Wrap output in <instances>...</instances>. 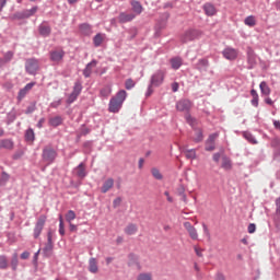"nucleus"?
<instances>
[{
	"mask_svg": "<svg viewBox=\"0 0 280 280\" xmlns=\"http://www.w3.org/2000/svg\"><path fill=\"white\" fill-rule=\"evenodd\" d=\"M203 11L207 16H215L218 10H215V5L211 2H207L203 4Z\"/></svg>",
	"mask_w": 280,
	"mask_h": 280,
	"instance_id": "16",
	"label": "nucleus"
},
{
	"mask_svg": "<svg viewBox=\"0 0 280 280\" xmlns=\"http://www.w3.org/2000/svg\"><path fill=\"white\" fill-rule=\"evenodd\" d=\"M113 187H115V179L109 177L103 183V186L101 187V191L102 194H108V191H110Z\"/></svg>",
	"mask_w": 280,
	"mask_h": 280,
	"instance_id": "13",
	"label": "nucleus"
},
{
	"mask_svg": "<svg viewBox=\"0 0 280 280\" xmlns=\"http://www.w3.org/2000/svg\"><path fill=\"white\" fill-rule=\"evenodd\" d=\"M244 137L245 139H247V141H249V143H254V144L257 143V140H255V137H253L250 133L245 132Z\"/></svg>",
	"mask_w": 280,
	"mask_h": 280,
	"instance_id": "46",
	"label": "nucleus"
},
{
	"mask_svg": "<svg viewBox=\"0 0 280 280\" xmlns=\"http://www.w3.org/2000/svg\"><path fill=\"white\" fill-rule=\"evenodd\" d=\"M43 124H45V118L39 119L37 122V128H43Z\"/></svg>",
	"mask_w": 280,
	"mask_h": 280,
	"instance_id": "63",
	"label": "nucleus"
},
{
	"mask_svg": "<svg viewBox=\"0 0 280 280\" xmlns=\"http://www.w3.org/2000/svg\"><path fill=\"white\" fill-rule=\"evenodd\" d=\"M34 86H36V82H31V83L26 84L24 86V89L20 90L18 100H23V97H25V95H27V93H30V91H32V89H34Z\"/></svg>",
	"mask_w": 280,
	"mask_h": 280,
	"instance_id": "17",
	"label": "nucleus"
},
{
	"mask_svg": "<svg viewBox=\"0 0 280 280\" xmlns=\"http://www.w3.org/2000/svg\"><path fill=\"white\" fill-rule=\"evenodd\" d=\"M48 124H49V126L57 128V126L62 125V117H60V116L51 117V118H49Z\"/></svg>",
	"mask_w": 280,
	"mask_h": 280,
	"instance_id": "26",
	"label": "nucleus"
},
{
	"mask_svg": "<svg viewBox=\"0 0 280 280\" xmlns=\"http://www.w3.org/2000/svg\"><path fill=\"white\" fill-rule=\"evenodd\" d=\"M69 229H70V231L73 233V232H75V231H78V225H75V224H73V223H69Z\"/></svg>",
	"mask_w": 280,
	"mask_h": 280,
	"instance_id": "57",
	"label": "nucleus"
},
{
	"mask_svg": "<svg viewBox=\"0 0 280 280\" xmlns=\"http://www.w3.org/2000/svg\"><path fill=\"white\" fill-rule=\"evenodd\" d=\"M43 252L45 257H51V253H54V243H46Z\"/></svg>",
	"mask_w": 280,
	"mask_h": 280,
	"instance_id": "28",
	"label": "nucleus"
},
{
	"mask_svg": "<svg viewBox=\"0 0 280 280\" xmlns=\"http://www.w3.org/2000/svg\"><path fill=\"white\" fill-rule=\"evenodd\" d=\"M128 92H126V90L118 91L117 94L109 101V113H117L118 110H121V106H124V102H126Z\"/></svg>",
	"mask_w": 280,
	"mask_h": 280,
	"instance_id": "1",
	"label": "nucleus"
},
{
	"mask_svg": "<svg viewBox=\"0 0 280 280\" xmlns=\"http://www.w3.org/2000/svg\"><path fill=\"white\" fill-rule=\"evenodd\" d=\"M184 154L186 159H189L190 161H194V159H196V150L194 149L184 151Z\"/></svg>",
	"mask_w": 280,
	"mask_h": 280,
	"instance_id": "39",
	"label": "nucleus"
},
{
	"mask_svg": "<svg viewBox=\"0 0 280 280\" xmlns=\"http://www.w3.org/2000/svg\"><path fill=\"white\" fill-rule=\"evenodd\" d=\"M244 23L248 27H255V25H257V20H255V16L249 15L245 19Z\"/></svg>",
	"mask_w": 280,
	"mask_h": 280,
	"instance_id": "33",
	"label": "nucleus"
},
{
	"mask_svg": "<svg viewBox=\"0 0 280 280\" xmlns=\"http://www.w3.org/2000/svg\"><path fill=\"white\" fill-rule=\"evenodd\" d=\"M207 67H209V61L206 59H200L196 65V69H198L199 71L202 69H207Z\"/></svg>",
	"mask_w": 280,
	"mask_h": 280,
	"instance_id": "35",
	"label": "nucleus"
},
{
	"mask_svg": "<svg viewBox=\"0 0 280 280\" xmlns=\"http://www.w3.org/2000/svg\"><path fill=\"white\" fill-rule=\"evenodd\" d=\"M80 31L82 32V34H84L85 36H91V34H93V28L91 27L90 24L84 23L80 25Z\"/></svg>",
	"mask_w": 280,
	"mask_h": 280,
	"instance_id": "25",
	"label": "nucleus"
},
{
	"mask_svg": "<svg viewBox=\"0 0 280 280\" xmlns=\"http://www.w3.org/2000/svg\"><path fill=\"white\" fill-rule=\"evenodd\" d=\"M276 215L280 218V197L276 199Z\"/></svg>",
	"mask_w": 280,
	"mask_h": 280,
	"instance_id": "48",
	"label": "nucleus"
},
{
	"mask_svg": "<svg viewBox=\"0 0 280 280\" xmlns=\"http://www.w3.org/2000/svg\"><path fill=\"white\" fill-rule=\"evenodd\" d=\"M186 121L190 126H196V124H197L196 119L194 117H191V115H189V114L186 115Z\"/></svg>",
	"mask_w": 280,
	"mask_h": 280,
	"instance_id": "45",
	"label": "nucleus"
},
{
	"mask_svg": "<svg viewBox=\"0 0 280 280\" xmlns=\"http://www.w3.org/2000/svg\"><path fill=\"white\" fill-rule=\"evenodd\" d=\"M97 67V61L93 60L86 65L85 69L83 70L84 78H91V73H93V69Z\"/></svg>",
	"mask_w": 280,
	"mask_h": 280,
	"instance_id": "18",
	"label": "nucleus"
},
{
	"mask_svg": "<svg viewBox=\"0 0 280 280\" xmlns=\"http://www.w3.org/2000/svg\"><path fill=\"white\" fill-rule=\"evenodd\" d=\"M195 38H198V31L189 30L183 34L182 43H189V40H195Z\"/></svg>",
	"mask_w": 280,
	"mask_h": 280,
	"instance_id": "10",
	"label": "nucleus"
},
{
	"mask_svg": "<svg viewBox=\"0 0 280 280\" xmlns=\"http://www.w3.org/2000/svg\"><path fill=\"white\" fill-rule=\"evenodd\" d=\"M252 104H253V106H259V96L253 97Z\"/></svg>",
	"mask_w": 280,
	"mask_h": 280,
	"instance_id": "56",
	"label": "nucleus"
},
{
	"mask_svg": "<svg viewBox=\"0 0 280 280\" xmlns=\"http://www.w3.org/2000/svg\"><path fill=\"white\" fill-rule=\"evenodd\" d=\"M38 12V7H33L31 10H25L22 13H18L16 19H30V16H34L35 13Z\"/></svg>",
	"mask_w": 280,
	"mask_h": 280,
	"instance_id": "12",
	"label": "nucleus"
},
{
	"mask_svg": "<svg viewBox=\"0 0 280 280\" xmlns=\"http://www.w3.org/2000/svg\"><path fill=\"white\" fill-rule=\"evenodd\" d=\"M75 174L79 176V178H84V176H86V166L84 163H81L75 167Z\"/></svg>",
	"mask_w": 280,
	"mask_h": 280,
	"instance_id": "21",
	"label": "nucleus"
},
{
	"mask_svg": "<svg viewBox=\"0 0 280 280\" xmlns=\"http://www.w3.org/2000/svg\"><path fill=\"white\" fill-rule=\"evenodd\" d=\"M137 83H135V80L132 79H127L125 81V88L127 89V91H130V89H135Z\"/></svg>",
	"mask_w": 280,
	"mask_h": 280,
	"instance_id": "44",
	"label": "nucleus"
},
{
	"mask_svg": "<svg viewBox=\"0 0 280 280\" xmlns=\"http://www.w3.org/2000/svg\"><path fill=\"white\" fill-rule=\"evenodd\" d=\"M259 86L262 95H270V88L268 86V83H266V81H262Z\"/></svg>",
	"mask_w": 280,
	"mask_h": 280,
	"instance_id": "34",
	"label": "nucleus"
},
{
	"mask_svg": "<svg viewBox=\"0 0 280 280\" xmlns=\"http://www.w3.org/2000/svg\"><path fill=\"white\" fill-rule=\"evenodd\" d=\"M195 253H196L197 257H202V249L195 247Z\"/></svg>",
	"mask_w": 280,
	"mask_h": 280,
	"instance_id": "62",
	"label": "nucleus"
},
{
	"mask_svg": "<svg viewBox=\"0 0 280 280\" xmlns=\"http://www.w3.org/2000/svg\"><path fill=\"white\" fill-rule=\"evenodd\" d=\"M135 19V14L132 13H120L118 16L119 23H130Z\"/></svg>",
	"mask_w": 280,
	"mask_h": 280,
	"instance_id": "19",
	"label": "nucleus"
},
{
	"mask_svg": "<svg viewBox=\"0 0 280 280\" xmlns=\"http://www.w3.org/2000/svg\"><path fill=\"white\" fill-rule=\"evenodd\" d=\"M203 233L207 237H211V233L209 232V228L206 223H202Z\"/></svg>",
	"mask_w": 280,
	"mask_h": 280,
	"instance_id": "52",
	"label": "nucleus"
},
{
	"mask_svg": "<svg viewBox=\"0 0 280 280\" xmlns=\"http://www.w3.org/2000/svg\"><path fill=\"white\" fill-rule=\"evenodd\" d=\"M104 38H106L105 34H96L93 38L94 47H100L104 43Z\"/></svg>",
	"mask_w": 280,
	"mask_h": 280,
	"instance_id": "23",
	"label": "nucleus"
},
{
	"mask_svg": "<svg viewBox=\"0 0 280 280\" xmlns=\"http://www.w3.org/2000/svg\"><path fill=\"white\" fill-rule=\"evenodd\" d=\"M9 266L8 256L0 255V270H8Z\"/></svg>",
	"mask_w": 280,
	"mask_h": 280,
	"instance_id": "27",
	"label": "nucleus"
},
{
	"mask_svg": "<svg viewBox=\"0 0 280 280\" xmlns=\"http://www.w3.org/2000/svg\"><path fill=\"white\" fill-rule=\"evenodd\" d=\"M137 280H152V273L142 272L137 277Z\"/></svg>",
	"mask_w": 280,
	"mask_h": 280,
	"instance_id": "42",
	"label": "nucleus"
},
{
	"mask_svg": "<svg viewBox=\"0 0 280 280\" xmlns=\"http://www.w3.org/2000/svg\"><path fill=\"white\" fill-rule=\"evenodd\" d=\"M34 110H36V104L30 105V106L26 108L25 114H26V115H30V114L34 113Z\"/></svg>",
	"mask_w": 280,
	"mask_h": 280,
	"instance_id": "51",
	"label": "nucleus"
},
{
	"mask_svg": "<svg viewBox=\"0 0 280 280\" xmlns=\"http://www.w3.org/2000/svg\"><path fill=\"white\" fill-rule=\"evenodd\" d=\"M47 243H54V231L51 230L47 233Z\"/></svg>",
	"mask_w": 280,
	"mask_h": 280,
	"instance_id": "50",
	"label": "nucleus"
},
{
	"mask_svg": "<svg viewBox=\"0 0 280 280\" xmlns=\"http://www.w3.org/2000/svg\"><path fill=\"white\" fill-rule=\"evenodd\" d=\"M21 259H30V252H23L21 254Z\"/></svg>",
	"mask_w": 280,
	"mask_h": 280,
	"instance_id": "59",
	"label": "nucleus"
},
{
	"mask_svg": "<svg viewBox=\"0 0 280 280\" xmlns=\"http://www.w3.org/2000/svg\"><path fill=\"white\" fill-rule=\"evenodd\" d=\"M25 139L26 141H31V142L34 141L35 139L34 129L26 130Z\"/></svg>",
	"mask_w": 280,
	"mask_h": 280,
	"instance_id": "43",
	"label": "nucleus"
},
{
	"mask_svg": "<svg viewBox=\"0 0 280 280\" xmlns=\"http://www.w3.org/2000/svg\"><path fill=\"white\" fill-rule=\"evenodd\" d=\"M66 220L69 224H71V222H73V220H75V211L73 210H69L66 214Z\"/></svg>",
	"mask_w": 280,
	"mask_h": 280,
	"instance_id": "40",
	"label": "nucleus"
},
{
	"mask_svg": "<svg viewBox=\"0 0 280 280\" xmlns=\"http://www.w3.org/2000/svg\"><path fill=\"white\" fill-rule=\"evenodd\" d=\"M184 229H186L191 240H198V230H196L194 225H191L189 222H184Z\"/></svg>",
	"mask_w": 280,
	"mask_h": 280,
	"instance_id": "11",
	"label": "nucleus"
},
{
	"mask_svg": "<svg viewBox=\"0 0 280 280\" xmlns=\"http://www.w3.org/2000/svg\"><path fill=\"white\" fill-rule=\"evenodd\" d=\"M80 93H82V83L75 82L72 93L68 96L67 103L73 104L78 100Z\"/></svg>",
	"mask_w": 280,
	"mask_h": 280,
	"instance_id": "5",
	"label": "nucleus"
},
{
	"mask_svg": "<svg viewBox=\"0 0 280 280\" xmlns=\"http://www.w3.org/2000/svg\"><path fill=\"white\" fill-rule=\"evenodd\" d=\"M120 205H121V197H117L116 199H114L113 201L114 209H117V207H119Z\"/></svg>",
	"mask_w": 280,
	"mask_h": 280,
	"instance_id": "49",
	"label": "nucleus"
},
{
	"mask_svg": "<svg viewBox=\"0 0 280 280\" xmlns=\"http://www.w3.org/2000/svg\"><path fill=\"white\" fill-rule=\"evenodd\" d=\"M205 139V136L202 135V129H195V137H192V141L195 143H200Z\"/></svg>",
	"mask_w": 280,
	"mask_h": 280,
	"instance_id": "30",
	"label": "nucleus"
},
{
	"mask_svg": "<svg viewBox=\"0 0 280 280\" xmlns=\"http://www.w3.org/2000/svg\"><path fill=\"white\" fill-rule=\"evenodd\" d=\"M222 55H223V58H225L226 60H236L238 56V51L235 48L226 47L222 51Z\"/></svg>",
	"mask_w": 280,
	"mask_h": 280,
	"instance_id": "8",
	"label": "nucleus"
},
{
	"mask_svg": "<svg viewBox=\"0 0 280 280\" xmlns=\"http://www.w3.org/2000/svg\"><path fill=\"white\" fill-rule=\"evenodd\" d=\"M221 166L223 167V170H231L232 167L231 160L226 156H223Z\"/></svg>",
	"mask_w": 280,
	"mask_h": 280,
	"instance_id": "37",
	"label": "nucleus"
},
{
	"mask_svg": "<svg viewBox=\"0 0 280 280\" xmlns=\"http://www.w3.org/2000/svg\"><path fill=\"white\" fill-rule=\"evenodd\" d=\"M273 126H275V128H277V130H280V121L279 120H275Z\"/></svg>",
	"mask_w": 280,
	"mask_h": 280,
	"instance_id": "64",
	"label": "nucleus"
},
{
	"mask_svg": "<svg viewBox=\"0 0 280 280\" xmlns=\"http://www.w3.org/2000/svg\"><path fill=\"white\" fill-rule=\"evenodd\" d=\"M12 58H14V52H12V51H8V52L4 55V57H3L4 62H10V60H12Z\"/></svg>",
	"mask_w": 280,
	"mask_h": 280,
	"instance_id": "47",
	"label": "nucleus"
},
{
	"mask_svg": "<svg viewBox=\"0 0 280 280\" xmlns=\"http://www.w3.org/2000/svg\"><path fill=\"white\" fill-rule=\"evenodd\" d=\"M46 222H47V215L45 214L39 215L33 230L34 240H38L40 237V234L43 233V229H45Z\"/></svg>",
	"mask_w": 280,
	"mask_h": 280,
	"instance_id": "2",
	"label": "nucleus"
},
{
	"mask_svg": "<svg viewBox=\"0 0 280 280\" xmlns=\"http://www.w3.org/2000/svg\"><path fill=\"white\" fill-rule=\"evenodd\" d=\"M39 34L42 36H49L51 34V27L42 24L39 26Z\"/></svg>",
	"mask_w": 280,
	"mask_h": 280,
	"instance_id": "32",
	"label": "nucleus"
},
{
	"mask_svg": "<svg viewBox=\"0 0 280 280\" xmlns=\"http://www.w3.org/2000/svg\"><path fill=\"white\" fill-rule=\"evenodd\" d=\"M164 81H165V71L158 70L151 77L150 84H151V86H161V84H163Z\"/></svg>",
	"mask_w": 280,
	"mask_h": 280,
	"instance_id": "3",
	"label": "nucleus"
},
{
	"mask_svg": "<svg viewBox=\"0 0 280 280\" xmlns=\"http://www.w3.org/2000/svg\"><path fill=\"white\" fill-rule=\"evenodd\" d=\"M113 93V89L110 86H105L101 90V95L103 97H108Z\"/></svg>",
	"mask_w": 280,
	"mask_h": 280,
	"instance_id": "41",
	"label": "nucleus"
},
{
	"mask_svg": "<svg viewBox=\"0 0 280 280\" xmlns=\"http://www.w3.org/2000/svg\"><path fill=\"white\" fill-rule=\"evenodd\" d=\"M172 69H180L183 67V59L180 57H176L171 59Z\"/></svg>",
	"mask_w": 280,
	"mask_h": 280,
	"instance_id": "31",
	"label": "nucleus"
},
{
	"mask_svg": "<svg viewBox=\"0 0 280 280\" xmlns=\"http://www.w3.org/2000/svg\"><path fill=\"white\" fill-rule=\"evenodd\" d=\"M164 196H166L168 202H174V199L172 198V196H170V191H165Z\"/></svg>",
	"mask_w": 280,
	"mask_h": 280,
	"instance_id": "61",
	"label": "nucleus"
},
{
	"mask_svg": "<svg viewBox=\"0 0 280 280\" xmlns=\"http://www.w3.org/2000/svg\"><path fill=\"white\" fill-rule=\"evenodd\" d=\"M131 8L136 14H141V12H143V5L137 0L131 1Z\"/></svg>",
	"mask_w": 280,
	"mask_h": 280,
	"instance_id": "24",
	"label": "nucleus"
},
{
	"mask_svg": "<svg viewBox=\"0 0 280 280\" xmlns=\"http://www.w3.org/2000/svg\"><path fill=\"white\" fill-rule=\"evenodd\" d=\"M221 156H222V155H221L220 153H214V154H213V162H214V163H220Z\"/></svg>",
	"mask_w": 280,
	"mask_h": 280,
	"instance_id": "55",
	"label": "nucleus"
},
{
	"mask_svg": "<svg viewBox=\"0 0 280 280\" xmlns=\"http://www.w3.org/2000/svg\"><path fill=\"white\" fill-rule=\"evenodd\" d=\"M19 267V254H13L12 259H11V268L12 270H16Z\"/></svg>",
	"mask_w": 280,
	"mask_h": 280,
	"instance_id": "36",
	"label": "nucleus"
},
{
	"mask_svg": "<svg viewBox=\"0 0 280 280\" xmlns=\"http://www.w3.org/2000/svg\"><path fill=\"white\" fill-rule=\"evenodd\" d=\"M59 234L65 235V223L59 224Z\"/></svg>",
	"mask_w": 280,
	"mask_h": 280,
	"instance_id": "60",
	"label": "nucleus"
},
{
	"mask_svg": "<svg viewBox=\"0 0 280 280\" xmlns=\"http://www.w3.org/2000/svg\"><path fill=\"white\" fill-rule=\"evenodd\" d=\"M256 229L257 228H256L255 223H250L247 228V231H248V233H255Z\"/></svg>",
	"mask_w": 280,
	"mask_h": 280,
	"instance_id": "54",
	"label": "nucleus"
},
{
	"mask_svg": "<svg viewBox=\"0 0 280 280\" xmlns=\"http://www.w3.org/2000/svg\"><path fill=\"white\" fill-rule=\"evenodd\" d=\"M65 58V50H52L50 51V60L52 62H61Z\"/></svg>",
	"mask_w": 280,
	"mask_h": 280,
	"instance_id": "14",
	"label": "nucleus"
},
{
	"mask_svg": "<svg viewBox=\"0 0 280 280\" xmlns=\"http://www.w3.org/2000/svg\"><path fill=\"white\" fill-rule=\"evenodd\" d=\"M154 85H152V83H150V85L148 86V91L145 93L147 97H150V95H152V93H154V89H152Z\"/></svg>",
	"mask_w": 280,
	"mask_h": 280,
	"instance_id": "53",
	"label": "nucleus"
},
{
	"mask_svg": "<svg viewBox=\"0 0 280 280\" xmlns=\"http://www.w3.org/2000/svg\"><path fill=\"white\" fill-rule=\"evenodd\" d=\"M56 156H58V153H56V150L51 148L44 149L43 159L45 163H47L48 165H51V163L56 161Z\"/></svg>",
	"mask_w": 280,
	"mask_h": 280,
	"instance_id": "4",
	"label": "nucleus"
},
{
	"mask_svg": "<svg viewBox=\"0 0 280 280\" xmlns=\"http://www.w3.org/2000/svg\"><path fill=\"white\" fill-rule=\"evenodd\" d=\"M191 101L189 100H180L179 102H177L176 104V108L177 110H179L180 113H187L188 110H191Z\"/></svg>",
	"mask_w": 280,
	"mask_h": 280,
	"instance_id": "9",
	"label": "nucleus"
},
{
	"mask_svg": "<svg viewBox=\"0 0 280 280\" xmlns=\"http://www.w3.org/2000/svg\"><path fill=\"white\" fill-rule=\"evenodd\" d=\"M89 270L90 272H92L93 275H96V272H98V267H97V260L95 258H91L89 260Z\"/></svg>",
	"mask_w": 280,
	"mask_h": 280,
	"instance_id": "22",
	"label": "nucleus"
},
{
	"mask_svg": "<svg viewBox=\"0 0 280 280\" xmlns=\"http://www.w3.org/2000/svg\"><path fill=\"white\" fill-rule=\"evenodd\" d=\"M0 148H4L5 150H12V148H14V142L9 139L0 140Z\"/></svg>",
	"mask_w": 280,
	"mask_h": 280,
	"instance_id": "29",
	"label": "nucleus"
},
{
	"mask_svg": "<svg viewBox=\"0 0 280 280\" xmlns=\"http://www.w3.org/2000/svg\"><path fill=\"white\" fill-rule=\"evenodd\" d=\"M128 266H130L131 268H138V270H141V264L139 262V256L135 255V254H130L128 256Z\"/></svg>",
	"mask_w": 280,
	"mask_h": 280,
	"instance_id": "15",
	"label": "nucleus"
},
{
	"mask_svg": "<svg viewBox=\"0 0 280 280\" xmlns=\"http://www.w3.org/2000/svg\"><path fill=\"white\" fill-rule=\"evenodd\" d=\"M137 231H139V226H137V224H135V223H129L125 228L126 235H136Z\"/></svg>",
	"mask_w": 280,
	"mask_h": 280,
	"instance_id": "20",
	"label": "nucleus"
},
{
	"mask_svg": "<svg viewBox=\"0 0 280 280\" xmlns=\"http://www.w3.org/2000/svg\"><path fill=\"white\" fill-rule=\"evenodd\" d=\"M151 174L156 180H163V174H161V171H159V168H152Z\"/></svg>",
	"mask_w": 280,
	"mask_h": 280,
	"instance_id": "38",
	"label": "nucleus"
},
{
	"mask_svg": "<svg viewBox=\"0 0 280 280\" xmlns=\"http://www.w3.org/2000/svg\"><path fill=\"white\" fill-rule=\"evenodd\" d=\"M218 137H220V133H218V132L211 133L209 136V138L206 141V151L207 152H213V150H215V139H218Z\"/></svg>",
	"mask_w": 280,
	"mask_h": 280,
	"instance_id": "7",
	"label": "nucleus"
},
{
	"mask_svg": "<svg viewBox=\"0 0 280 280\" xmlns=\"http://www.w3.org/2000/svg\"><path fill=\"white\" fill-rule=\"evenodd\" d=\"M25 69L30 73V75H36V71H38V60L27 59L25 63Z\"/></svg>",
	"mask_w": 280,
	"mask_h": 280,
	"instance_id": "6",
	"label": "nucleus"
},
{
	"mask_svg": "<svg viewBox=\"0 0 280 280\" xmlns=\"http://www.w3.org/2000/svg\"><path fill=\"white\" fill-rule=\"evenodd\" d=\"M178 83L177 82H174V83H172V91H173V93H176L177 91H178Z\"/></svg>",
	"mask_w": 280,
	"mask_h": 280,
	"instance_id": "58",
	"label": "nucleus"
}]
</instances>
